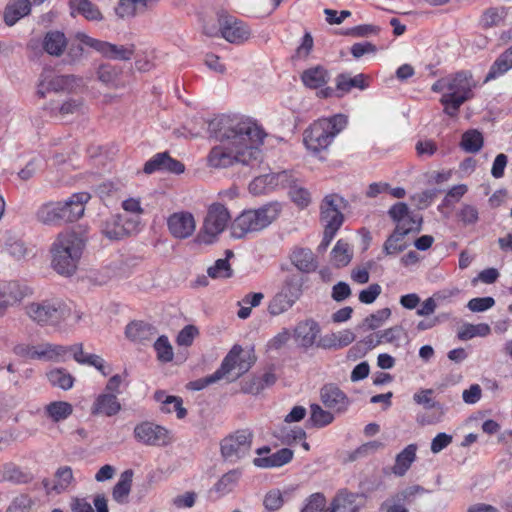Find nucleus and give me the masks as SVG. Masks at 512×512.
Segmentation results:
<instances>
[{
    "mask_svg": "<svg viewBox=\"0 0 512 512\" xmlns=\"http://www.w3.org/2000/svg\"><path fill=\"white\" fill-rule=\"evenodd\" d=\"M36 220L44 225L60 226L64 224L58 201L42 204L35 213Z\"/></svg>",
    "mask_w": 512,
    "mask_h": 512,
    "instance_id": "obj_25",
    "label": "nucleus"
},
{
    "mask_svg": "<svg viewBox=\"0 0 512 512\" xmlns=\"http://www.w3.org/2000/svg\"><path fill=\"white\" fill-rule=\"evenodd\" d=\"M292 264L301 272L310 273L316 270L317 261L308 248H297L290 256Z\"/></svg>",
    "mask_w": 512,
    "mask_h": 512,
    "instance_id": "obj_32",
    "label": "nucleus"
},
{
    "mask_svg": "<svg viewBox=\"0 0 512 512\" xmlns=\"http://www.w3.org/2000/svg\"><path fill=\"white\" fill-rule=\"evenodd\" d=\"M65 34L58 30L48 31L43 39V49L51 56H61L67 47Z\"/></svg>",
    "mask_w": 512,
    "mask_h": 512,
    "instance_id": "obj_27",
    "label": "nucleus"
},
{
    "mask_svg": "<svg viewBox=\"0 0 512 512\" xmlns=\"http://www.w3.org/2000/svg\"><path fill=\"white\" fill-rule=\"evenodd\" d=\"M231 219L228 209L220 203L212 204L203 223V231L210 237H216L227 227Z\"/></svg>",
    "mask_w": 512,
    "mask_h": 512,
    "instance_id": "obj_13",
    "label": "nucleus"
},
{
    "mask_svg": "<svg viewBox=\"0 0 512 512\" xmlns=\"http://www.w3.org/2000/svg\"><path fill=\"white\" fill-rule=\"evenodd\" d=\"M254 434L248 429H239L220 441V454L225 462L236 464L249 456Z\"/></svg>",
    "mask_w": 512,
    "mask_h": 512,
    "instance_id": "obj_6",
    "label": "nucleus"
},
{
    "mask_svg": "<svg viewBox=\"0 0 512 512\" xmlns=\"http://www.w3.org/2000/svg\"><path fill=\"white\" fill-rule=\"evenodd\" d=\"M27 316L40 326H56L71 315V308L62 302L44 300L26 305Z\"/></svg>",
    "mask_w": 512,
    "mask_h": 512,
    "instance_id": "obj_5",
    "label": "nucleus"
},
{
    "mask_svg": "<svg viewBox=\"0 0 512 512\" xmlns=\"http://www.w3.org/2000/svg\"><path fill=\"white\" fill-rule=\"evenodd\" d=\"M281 211L278 203H269L259 209L243 211L231 225V235L243 238L247 233L258 232L269 226Z\"/></svg>",
    "mask_w": 512,
    "mask_h": 512,
    "instance_id": "obj_4",
    "label": "nucleus"
},
{
    "mask_svg": "<svg viewBox=\"0 0 512 512\" xmlns=\"http://www.w3.org/2000/svg\"><path fill=\"white\" fill-rule=\"evenodd\" d=\"M491 332L490 326L486 323L480 324H465L458 332V338L460 340H469L475 336L485 337Z\"/></svg>",
    "mask_w": 512,
    "mask_h": 512,
    "instance_id": "obj_50",
    "label": "nucleus"
},
{
    "mask_svg": "<svg viewBox=\"0 0 512 512\" xmlns=\"http://www.w3.org/2000/svg\"><path fill=\"white\" fill-rule=\"evenodd\" d=\"M425 492L426 489L424 487L420 485H412L395 492L384 502L391 505L406 507L407 505H412L415 502L416 497L424 494Z\"/></svg>",
    "mask_w": 512,
    "mask_h": 512,
    "instance_id": "obj_28",
    "label": "nucleus"
},
{
    "mask_svg": "<svg viewBox=\"0 0 512 512\" xmlns=\"http://www.w3.org/2000/svg\"><path fill=\"white\" fill-rule=\"evenodd\" d=\"M219 26L222 37L230 43H242L250 36V30L246 24L233 16L220 15Z\"/></svg>",
    "mask_w": 512,
    "mask_h": 512,
    "instance_id": "obj_15",
    "label": "nucleus"
},
{
    "mask_svg": "<svg viewBox=\"0 0 512 512\" xmlns=\"http://www.w3.org/2000/svg\"><path fill=\"white\" fill-rule=\"evenodd\" d=\"M90 199L91 195L88 192H78L72 194L67 200L58 201L64 224L78 221L84 215L85 205Z\"/></svg>",
    "mask_w": 512,
    "mask_h": 512,
    "instance_id": "obj_14",
    "label": "nucleus"
},
{
    "mask_svg": "<svg viewBox=\"0 0 512 512\" xmlns=\"http://www.w3.org/2000/svg\"><path fill=\"white\" fill-rule=\"evenodd\" d=\"M56 482L52 486V490L61 493L66 490L73 480V472L71 467L63 466L57 469L55 472Z\"/></svg>",
    "mask_w": 512,
    "mask_h": 512,
    "instance_id": "obj_53",
    "label": "nucleus"
},
{
    "mask_svg": "<svg viewBox=\"0 0 512 512\" xmlns=\"http://www.w3.org/2000/svg\"><path fill=\"white\" fill-rule=\"evenodd\" d=\"M512 68V46L506 49L491 65L484 83L498 78Z\"/></svg>",
    "mask_w": 512,
    "mask_h": 512,
    "instance_id": "obj_34",
    "label": "nucleus"
},
{
    "mask_svg": "<svg viewBox=\"0 0 512 512\" xmlns=\"http://www.w3.org/2000/svg\"><path fill=\"white\" fill-rule=\"evenodd\" d=\"M323 404L338 412L345 411L349 405L347 395L335 384H326L320 391Z\"/></svg>",
    "mask_w": 512,
    "mask_h": 512,
    "instance_id": "obj_21",
    "label": "nucleus"
},
{
    "mask_svg": "<svg viewBox=\"0 0 512 512\" xmlns=\"http://www.w3.org/2000/svg\"><path fill=\"white\" fill-rule=\"evenodd\" d=\"M84 247L85 241L77 233L58 234L50 249L53 269L64 276L74 274Z\"/></svg>",
    "mask_w": 512,
    "mask_h": 512,
    "instance_id": "obj_2",
    "label": "nucleus"
},
{
    "mask_svg": "<svg viewBox=\"0 0 512 512\" xmlns=\"http://www.w3.org/2000/svg\"><path fill=\"white\" fill-rule=\"evenodd\" d=\"M169 232L178 239L190 237L195 231V220L189 212L173 213L167 220Z\"/></svg>",
    "mask_w": 512,
    "mask_h": 512,
    "instance_id": "obj_17",
    "label": "nucleus"
},
{
    "mask_svg": "<svg viewBox=\"0 0 512 512\" xmlns=\"http://www.w3.org/2000/svg\"><path fill=\"white\" fill-rule=\"evenodd\" d=\"M458 288H453L450 290H443L436 294L433 297L427 298L421 305L419 309H417L416 313L419 316H429L433 314L437 308V304L435 298L437 299H446L452 296H456L459 294Z\"/></svg>",
    "mask_w": 512,
    "mask_h": 512,
    "instance_id": "obj_44",
    "label": "nucleus"
},
{
    "mask_svg": "<svg viewBox=\"0 0 512 512\" xmlns=\"http://www.w3.org/2000/svg\"><path fill=\"white\" fill-rule=\"evenodd\" d=\"M67 346L53 344L50 342L38 345V360L47 362H64L68 355Z\"/></svg>",
    "mask_w": 512,
    "mask_h": 512,
    "instance_id": "obj_31",
    "label": "nucleus"
},
{
    "mask_svg": "<svg viewBox=\"0 0 512 512\" xmlns=\"http://www.w3.org/2000/svg\"><path fill=\"white\" fill-rule=\"evenodd\" d=\"M484 144V139L476 129H471L463 133L460 147L467 153H477L481 150Z\"/></svg>",
    "mask_w": 512,
    "mask_h": 512,
    "instance_id": "obj_43",
    "label": "nucleus"
},
{
    "mask_svg": "<svg viewBox=\"0 0 512 512\" xmlns=\"http://www.w3.org/2000/svg\"><path fill=\"white\" fill-rule=\"evenodd\" d=\"M241 352L242 347L240 345H234L223 359L220 367L213 374L190 382L189 388L195 391H200L205 387L226 378L235 367L236 359Z\"/></svg>",
    "mask_w": 512,
    "mask_h": 512,
    "instance_id": "obj_11",
    "label": "nucleus"
},
{
    "mask_svg": "<svg viewBox=\"0 0 512 512\" xmlns=\"http://www.w3.org/2000/svg\"><path fill=\"white\" fill-rule=\"evenodd\" d=\"M69 6L72 10V15L75 11L89 21L103 20V15L98 6L90 0H69Z\"/></svg>",
    "mask_w": 512,
    "mask_h": 512,
    "instance_id": "obj_35",
    "label": "nucleus"
},
{
    "mask_svg": "<svg viewBox=\"0 0 512 512\" xmlns=\"http://www.w3.org/2000/svg\"><path fill=\"white\" fill-rule=\"evenodd\" d=\"M242 476V470L235 468L223 474L214 484L213 490L221 496L226 495L234 490Z\"/></svg>",
    "mask_w": 512,
    "mask_h": 512,
    "instance_id": "obj_40",
    "label": "nucleus"
},
{
    "mask_svg": "<svg viewBox=\"0 0 512 512\" xmlns=\"http://www.w3.org/2000/svg\"><path fill=\"white\" fill-rule=\"evenodd\" d=\"M286 179V172L260 175L251 181L249 191L253 195L266 194L278 185L283 184Z\"/></svg>",
    "mask_w": 512,
    "mask_h": 512,
    "instance_id": "obj_23",
    "label": "nucleus"
},
{
    "mask_svg": "<svg viewBox=\"0 0 512 512\" xmlns=\"http://www.w3.org/2000/svg\"><path fill=\"white\" fill-rule=\"evenodd\" d=\"M76 38L80 43L93 48L103 57L108 59L128 61L132 58L135 52V46L133 44L128 46H118L107 41L92 38L83 32H78L76 34Z\"/></svg>",
    "mask_w": 512,
    "mask_h": 512,
    "instance_id": "obj_7",
    "label": "nucleus"
},
{
    "mask_svg": "<svg viewBox=\"0 0 512 512\" xmlns=\"http://www.w3.org/2000/svg\"><path fill=\"white\" fill-rule=\"evenodd\" d=\"M303 84L311 89L322 87L328 82V71L321 65L306 69L301 75Z\"/></svg>",
    "mask_w": 512,
    "mask_h": 512,
    "instance_id": "obj_36",
    "label": "nucleus"
},
{
    "mask_svg": "<svg viewBox=\"0 0 512 512\" xmlns=\"http://www.w3.org/2000/svg\"><path fill=\"white\" fill-rule=\"evenodd\" d=\"M32 500L27 495L15 497L5 512H30Z\"/></svg>",
    "mask_w": 512,
    "mask_h": 512,
    "instance_id": "obj_64",
    "label": "nucleus"
},
{
    "mask_svg": "<svg viewBox=\"0 0 512 512\" xmlns=\"http://www.w3.org/2000/svg\"><path fill=\"white\" fill-rule=\"evenodd\" d=\"M143 171L146 174H152L156 171L181 174L185 171V165L172 158L168 152H161L155 154L145 163Z\"/></svg>",
    "mask_w": 512,
    "mask_h": 512,
    "instance_id": "obj_16",
    "label": "nucleus"
},
{
    "mask_svg": "<svg viewBox=\"0 0 512 512\" xmlns=\"http://www.w3.org/2000/svg\"><path fill=\"white\" fill-rule=\"evenodd\" d=\"M293 451L289 448H282L275 453L253 459V464L258 468H276L289 463L293 459Z\"/></svg>",
    "mask_w": 512,
    "mask_h": 512,
    "instance_id": "obj_26",
    "label": "nucleus"
},
{
    "mask_svg": "<svg viewBox=\"0 0 512 512\" xmlns=\"http://www.w3.org/2000/svg\"><path fill=\"white\" fill-rule=\"evenodd\" d=\"M4 251L16 260L25 257L27 249L22 240L9 237L4 244Z\"/></svg>",
    "mask_w": 512,
    "mask_h": 512,
    "instance_id": "obj_57",
    "label": "nucleus"
},
{
    "mask_svg": "<svg viewBox=\"0 0 512 512\" xmlns=\"http://www.w3.org/2000/svg\"><path fill=\"white\" fill-rule=\"evenodd\" d=\"M154 349L157 352L158 360L170 362L173 359V349L166 336L162 335L154 342Z\"/></svg>",
    "mask_w": 512,
    "mask_h": 512,
    "instance_id": "obj_56",
    "label": "nucleus"
},
{
    "mask_svg": "<svg viewBox=\"0 0 512 512\" xmlns=\"http://www.w3.org/2000/svg\"><path fill=\"white\" fill-rule=\"evenodd\" d=\"M122 70L121 68L117 67V66H113L111 64H108V63H105V64H101L98 69H97V79L106 84V85H110V84H114L118 77L120 76Z\"/></svg>",
    "mask_w": 512,
    "mask_h": 512,
    "instance_id": "obj_51",
    "label": "nucleus"
},
{
    "mask_svg": "<svg viewBox=\"0 0 512 512\" xmlns=\"http://www.w3.org/2000/svg\"><path fill=\"white\" fill-rule=\"evenodd\" d=\"M310 419L309 422H311L312 426L317 428H322L334 420V416L329 411L323 410L320 405L318 404H312L310 406Z\"/></svg>",
    "mask_w": 512,
    "mask_h": 512,
    "instance_id": "obj_49",
    "label": "nucleus"
},
{
    "mask_svg": "<svg viewBox=\"0 0 512 512\" xmlns=\"http://www.w3.org/2000/svg\"><path fill=\"white\" fill-rule=\"evenodd\" d=\"M125 335L132 342L146 345L156 337L157 330L149 323L133 321L126 326Z\"/></svg>",
    "mask_w": 512,
    "mask_h": 512,
    "instance_id": "obj_22",
    "label": "nucleus"
},
{
    "mask_svg": "<svg viewBox=\"0 0 512 512\" xmlns=\"http://www.w3.org/2000/svg\"><path fill=\"white\" fill-rule=\"evenodd\" d=\"M46 415L55 423L69 418L73 413V406L66 401H53L45 406Z\"/></svg>",
    "mask_w": 512,
    "mask_h": 512,
    "instance_id": "obj_42",
    "label": "nucleus"
},
{
    "mask_svg": "<svg viewBox=\"0 0 512 512\" xmlns=\"http://www.w3.org/2000/svg\"><path fill=\"white\" fill-rule=\"evenodd\" d=\"M2 477L3 480L16 484L28 483L31 480L29 473L22 471L18 466L11 463L4 465Z\"/></svg>",
    "mask_w": 512,
    "mask_h": 512,
    "instance_id": "obj_48",
    "label": "nucleus"
},
{
    "mask_svg": "<svg viewBox=\"0 0 512 512\" xmlns=\"http://www.w3.org/2000/svg\"><path fill=\"white\" fill-rule=\"evenodd\" d=\"M161 411L164 413L176 412L178 419H183L187 415V410L183 407V400L178 396H166L163 400Z\"/></svg>",
    "mask_w": 512,
    "mask_h": 512,
    "instance_id": "obj_52",
    "label": "nucleus"
},
{
    "mask_svg": "<svg viewBox=\"0 0 512 512\" xmlns=\"http://www.w3.org/2000/svg\"><path fill=\"white\" fill-rule=\"evenodd\" d=\"M438 192L439 190L435 188L424 190L422 192L414 194L411 197V201L419 210H423L432 203L434 198L437 196Z\"/></svg>",
    "mask_w": 512,
    "mask_h": 512,
    "instance_id": "obj_61",
    "label": "nucleus"
},
{
    "mask_svg": "<svg viewBox=\"0 0 512 512\" xmlns=\"http://www.w3.org/2000/svg\"><path fill=\"white\" fill-rule=\"evenodd\" d=\"M289 196L291 200L301 209L306 208L311 202L309 191L296 185L290 187Z\"/></svg>",
    "mask_w": 512,
    "mask_h": 512,
    "instance_id": "obj_60",
    "label": "nucleus"
},
{
    "mask_svg": "<svg viewBox=\"0 0 512 512\" xmlns=\"http://www.w3.org/2000/svg\"><path fill=\"white\" fill-rule=\"evenodd\" d=\"M207 274L213 279L230 278L233 275V270L227 259H218L213 266L207 269Z\"/></svg>",
    "mask_w": 512,
    "mask_h": 512,
    "instance_id": "obj_55",
    "label": "nucleus"
},
{
    "mask_svg": "<svg viewBox=\"0 0 512 512\" xmlns=\"http://www.w3.org/2000/svg\"><path fill=\"white\" fill-rule=\"evenodd\" d=\"M326 504V498L323 493H314L309 496L301 512H321Z\"/></svg>",
    "mask_w": 512,
    "mask_h": 512,
    "instance_id": "obj_63",
    "label": "nucleus"
},
{
    "mask_svg": "<svg viewBox=\"0 0 512 512\" xmlns=\"http://www.w3.org/2000/svg\"><path fill=\"white\" fill-rule=\"evenodd\" d=\"M321 332L320 325L313 319L299 322L294 329V338L298 345L308 349L312 347Z\"/></svg>",
    "mask_w": 512,
    "mask_h": 512,
    "instance_id": "obj_19",
    "label": "nucleus"
},
{
    "mask_svg": "<svg viewBox=\"0 0 512 512\" xmlns=\"http://www.w3.org/2000/svg\"><path fill=\"white\" fill-rule=\"evenodd\" d=\"M477 86V82L473 79L472 73L468 71H460L451 78L447 79L446 88L449 90L446 95H453L455 104L462 105L466 101L473 98V88Z\"/></svg>",
    "mask_w": 512,
    "mask_h": 512,
    "instance_id": "obj_10",
    "label": "nucleus"
},
{
    "mask_svg": "<svg viewBox=\"0 0 512 512\" xmlns=\"http://www.w3.org/2000/svg\"><path fill=\"white\" fill-rule=\"evenodd\" d=\"M25 294L16 282L0 285V310L21 301Z\"/></svg>",
    "mask_w": 512,
    "mask_h": 512,
    "instance_id": "obj_38",
    "label": "nucleus"
},
{
    "mask_svg": "<svg viewBox=\"0 0 512 512\" xmlns=\"http://www.w3.org/2000/svg\"><path fill=\"white\" fill-rule=\"evenodd\" d=\"M31 11L29 0H10L5 7L4 21L8 26L14 25Z\"/></svg>",
    "mask_w": 512,
    "mask_h": 512,
    "instance_id": "obj_29",
    "label": "nucleus"
},
{
    "mask_svg": "<svg viewBox=\"0 0 512 512\" xmlns=\"http://www.w3.org/2000/svg\"><path fill=\"white\" fill-rule=\"evenodd\" d=\"M369 77L363 73L352 76L349 72L340 73L335 77V85L337 86L338 98H342L356 88L361 91L369 86Z\"/></svg>",
    "mask_w": 512,
    "mask_h": 512,
    "instance_id": "obj_20",
    "label": "nucleus"
},
{
    "mask_svg": "<svg viewBox=\"0 0 512 512\" xmlns=\"http://www.w3.org/2000/svg\"><path fill=\"white\" fill-rule=\"evenodd\" d=\"M422 223V216L411 214L410 216L404 218L402 221L396 222L395 229L402 227V230L406 231L405 235L407 236L410 233H419L422 230Z\"/></svg>",
    "mask_w": 512,
    "mask_h": 512,
    "instance_id": "obj_58",
    "label": "nucleus"
},
{
    "mask_svg": "<svg viewBox=\"0 0 512 512\" xmlns=\"http://www.w3.org/2000/svg\"><path fill=\"white\" fill-rule=\"evenodd\" d=\"M82 83V78L75 75H55L50 77L42 74L37 94L40 97H44L47 91L71 93L81 87Z\"/></svg>",
    "mask_w": 512,
    "mask_h": 512,
    "instance_id": "obj_12",
    "label": "nucleus"
},
{
    "mask_svg": "<svg viewBox=\"0 0 512 512\" xmlns=\"http://www.w3.org/2000/svg\"><path fill=\"white\" fill-rule=\"evenodd\" d=\"M136 222L127 220L124 223L121 215H111L102 221L100 230L109 240H120L131 232V226Z\"/></svg>",
    "mask_w": 512,
    "mask_h": 512,
    "instance_id": "obj_18",
    "label": "nucleus"
},
{
    "mask_svg": "<svg viewBox=\"0 0 512 512\" xmlns=\"http://www.w3.org/2000/svg\"><path fill=\"white\" fill-rule=\"evenodd\" d=\"M346 207V201L337 194L324 197L320 205V220L324 228L339 230L344 222L342 209Z\"/></svg>",
    "mask_w": 512,
    "mask_h": 512,
    "instance_id": "obj_9",
    "label": "nucleus"
},
{
    "mask_svg": "<svg viewBox=\"0 0 512 512\" xmlns=\"http://www.w3.org/2000/svg\"><path fill=\"white\" fill-rule=\"evenodd\" d=\"M133 471L131 469L125 470L121 473L118 482L113 487L112 496L118 503L127 502V498L131 491Z\"/></svg>",
    "mask_w": 512,
    "mask_h": 512,
    "instance_id": "obj_41",
    "label": "nucleus"
},
{
    "mask_svg": "<svg viewBox=\"0 0 512 512\" xmlns=\"http://www.w3.org/2000/svg\"><path fill=\"white\" fill-rule=\"evenodd\" d=\"M405 232L402 227L394 229L383 244V253L385 255H394L404 251L409 244L405 240Z\"/></svg>",
    "mask_w": 512,
    "mask_h": 512,
    "instance_id": "obj_39",
    "label": "nucleus"
},
{
    "mask_svg": "<svg viewBox=\"0 0 512 512\" xmlns=\"http://www.w3.org/2000/svg\"><path fill=\"white\" fill-rule=\"evenodd\" d=\"M505 8L492 7L484 11L481 16L480 23L485 29L498 26L506 17Z\"/></svg>",
    "mask_w": 512,
    "mask_h": 512,
    "instance_id": "obj_47",
    "label": "nucleus"
},
{
    "mask_svg": "<svg viewBox=\"0 0 512 512\" xmlns=\"http://www.w3.org/2000/svg\"><path fill=\"white\" fill-rule=\"evenodd\" d=\"M283 504V495L279 489L270 490L264 496L263 505L268 511H277Z\"/></svg>",
    "mask_w": 512,
    "mask_h": 512,
    "instance_id": "obj_62",
    "label": "nucleus"
},
{
    "mask_svg": "<svg viewBox=\"0 0 512 512\" xmlns=\"http://www.w3.org/2000/svg\"><path fill=\"white\" fill-rule=\"evenodd\" d=\"M391 316V309L386 307L377 310L375 313L370 314L363 320L362 326H366L369 330H375L381 327L385 321Z\"/></svg>",
    "mask_w": 512,
    "mask_h": 512,
    "instance_id": "obj_54",
    "label": "nucleus"
},
{
    "mask_svg": "<svg viewBox=\"0 0 512 512\" xmlns=\"http://www.w3.org/2000/svg\"><path fill=\"white\" fill-rule=\"evenodd\" d=\"M295 303L296 300L281 291L270 301L268 311L271 315L277 316L288 311Z\"/></svg>",
    "mask_w": 512,
    "mask_h": 512,
    "instance_id": "obj_45",
    "label": "nucleus"
},
{
    "mask_svg": "<svg viewBox=\"0 0 512 512\" xmlns=\"http://www.w3.org/2000/svg\"><path fill=\"white\" fill-rule=\"evenodd\" d=\"M347 125V118L342 114L315 121L304 131L303 142L306 148L317 154L326 150Z\"/></svg>",
    "mask_w": 512,
    "mask_h": 512,
    "instance_id": "obj_3",
    "label": "nucleus"
},
{
    "mask_svg": "<svg viewBox=\"0 0 512 512\" xmlns=\"http://www.w3.org/2000/svg\"><path fill=\"white\" fill-rule=\"evenodd\" d=\"M335 496L341 512H359L365 505L364 494L352 493L342 489Z\"/></svg>",
    "mask_w": 512,
    "mask_h": 512,
    "instance_id": "obj_30",
    "label": "nucleus"
},
{
    "mask_svg": "<svg viewBox=\"0 0 512 512\" xmlns=\"http://www.w3.org/2000/svg\"><path fill=\"white\" fill-rule=\"evenodd\" d=\"M208 131L211 137L220 141L208 154L209 166L225 168L234 162L252 165L260 158L258 146L265 134L250 118L221 115L209 122Z\"/></svg>",
    "mask_w": 512,
    "mask_h": 512,
    "instance_id": "obj_1",
    "label": "nucleus"
},
{
    "mask_svg": "<svg viewBox=\"0 0 512 512\" xmlns=\"http://www.w3.org/2000/svg\"><path fill=\"white\" fill-rule=\"evenodd\" d=\"M121 410V404L115 394L101 393L91 407L92 415H104L111 417Z\"/></svg>",
    "mask_w": 512,
    "mask_h": 512,
    "instance_id": "obj_24",
    "label": "nucleus"
},
{
    "mask_svg": "<svg viewBox=\"0 0 512 512\" xmlns=\"http://www.w3.org/2000/svg\"><path fill=\"white\" fill-rule=\"evenodd\" d=\"M282 291L297 301L302 294V279L297 275L288 276Z\"/></svg>",
    "mask_w": 512,
    "mask_h": 512,
    "instance_id": "obj_59",
    "label": "nucleus"
},
{
    "mask_svg": "<svg viewBox=\"0 0 512 512\" xmlns=\"http://www.w3.org/2000/svg\"><path fill=\"white\" fill-rule=\"evenodd\" d=\"M332 261L338 268L344 267L349 264L352 259L349 245L343 240H338L336 245L331 251Z\"/></svg>",
    "mask_w": 512,
    "mask_h": 512,
    "instance_id": "obj_46",
    "label": "nucleus"
},
{
    "mask_svg": "<svg viewBox=\"0 0 512 512\" xmlns=\"http://www.w3.org/2000/svg\"><path fill=\"white\" fill-rule=\"evenodd\" d=\"M416 444H409L400 453L396 455L395 464L392 467V472L396 476H404L411 467L412 463L416 460Z\"/></svg>",
    "mask_w": 512,
    "mask_h": 512,
    "instance_id": "obj_33",
    "label": "nucleus"
},
{
    "mask_svg": "<svg viewBox=\"0 0 512 512\" xmlns=\"http://www.w3.org/2000/svg\"><path fill=\"white\" fill-rule=\"evenodd\" d=\"M50 385L64 391L70 390L74 386L75 378L65 368H53L46 373Z\"/></svg>",
    "mask_w": 512,
    "mask_h": 512,
    "instance_id": "obj_37",
    "label": "nucleus"
},
{
    "mask_svg": "<svg viewBox=\"0 0 512 512\" xmlns=\"http://www.w3.org/2000/svg\"><path fill=\"white\" fill-rule=\"evenodd\" d=\"M134 438L147 446H167L171 443L170 431L150 421L137 424L133 431Z\"/></svg>",
    "mask_w": 512,
    "mask_h": 512,
    "instance_id": "obj_8",
    "label": "nucleus"
}]
</instances>
